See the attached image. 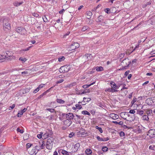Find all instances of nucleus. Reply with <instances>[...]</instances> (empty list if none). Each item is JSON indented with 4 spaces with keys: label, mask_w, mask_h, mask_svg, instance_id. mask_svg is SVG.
Here are the masks:
<instances>
[{
    "label": "nucleus",
    "mask_w": 155,
    "mask_h": 155,
    "mask_svg": "<svg viewBox=\"0 0 155 155\" xmlns=\"http://www.w3.org/2000/svg\"><path fill=\"white\" fill-rule=\"evenodd\" d=\"M3 27L4 30L7 31L11 28L10 24L8 19L7 18H5L3 20Z\"/></svg>",
    "instance_id": "f257e3e1"
},
{
    "label": "nucleus",
    "mask_w": 155,
    "mask_h": 155,
    "mask_svg": "<svg viewBox=\"0 0 155 155\" xmlns=\"http://www.w3.org/2000/svg\"><path fill=\"white\" fill-rule=\"evenodd\" d=\"M54 143V139L53 138H50L48 139L47 141V143L46 145V148L48 150H51L53 147V144Z\"/></svg>",
    "instance_id": "f03ea898"
},
{
    "label": "nucleus",
    "mask_w": 155,
    "mask_h": 155,
    "mask_svg": "<svg viewBox=\"0 0 155 155\" xmlns=\"http://www.w3.org/2000/svg\"><path fill=\"white\" fill-rule=\"evenodd\" d=\"M71 68L70 65H65L61 67L59 69V71L61 73H64L68 71Z\"/></svg>",
    "instance_id": "7ed1b4c3"
},
{
    "label": "nucleus",
    "mask_w": 155,
    "mask_h": 155,
    "mask_svg": "<svg viewBox=\"0 0 155 155\" xmlns=\"http://www.w3.org/2000/svg\"><path fill=\"white\" fill-rule=\"evenodd\" d=\"M123 114L124 115H127L128 117H130V118L129 120H127V121H130L134 120L135 119V115H133L132 116L130 115V114H129L128 112H122L120 114V116H122Z\"/></svg>",
    "instance_id": "20e7f679"
},
{
    "label": "nucleus",
    "mask_w": 155,
    "mask_h": 155,
    "mask_svg": "<svg viewBox=\"0 0 155 155\" xmlns=\"http://www.w3.org/2000/svg\"><path fill=\"white\" fill-rule=\"evenodd\" d=\"M131 63V61H129V60L128 58L124 59L121 63V65L122 66H128Z\"/></svg>",
    "instance_id": "39448f33"
},
{
    "label": "nucleus",
    "mask_w": 155,
    "mask_h": 155,
    "mask_svg": "<svg viewBox=\"0 0 155 155\" xmlns=\"http://www.w3.org/2000/svg\"><path fill=\"white\" fill-rule=\"evenodd\" d=\"M16 31L17 32L21 35H24L26 32V31L22 27H18L16 29Z\"/></svg>",
    "instance_id": "423d86ee"
},
{
    "label": "nucleus",
    "mask_w": 155,
    "mask_h": 155,
    "mask_svg": "<svg viewBox=\"0 0 155 155\" xmlns=\"http://www.w3.org/2000/svg\"><path fill=\"white\" fill-rule=\"evenodd\" d=\"M91 100V99L90 97L86 98L85 97H84L83 100L81 102H79L78 104H80L81 105H85L86 103L85 102H88Z\"/></svg>",
    "instance_id": "0eeeda50"
},
{
    "label": "nucleus",
    "mask_w": 155,
    "mask_h": 155,
    "mask_svg": "<svg viewBox=\"0 0 155 155\" xmlns=\"http://www.w3.org/2000/svg\"><path fill=\"white\" fill-rule=\"evenodd\" d=\"M38 147L37 146H36L29 152V154L31 155H36L39 151V150H37V147Z\"/></svg>",
    "instance_id": "6e6552de"
},
{
    "label": "nucleus",
    "mask_w": 155,
    "mask_h": 155,
    "mask_svg": "<svg viewBox=\"0 0 155 155\" xmlns=\"http://www.w3.org/2000/svg\"><path fill=\"white\" fill-rule=\"evenodd\" d=\"M155 130L151 129H150L148 131V134H147V135L149 136L150 138H152L154 136H155Z\"/></svg>",
    "instance_id": "1a4fd4ad"
},
{
    "label": "nucleus",
    "mask_w": 155,
    "mask_h": 155,
    "mask_svg": "<svg viewBox=\"0 0 155 155\" xmlns=\"http://www.w3.org/2000/svg\"><path fill=\"white\" fill-rule=\"evenodd\" d=\"M72 122L71 120L67 119L63 121L64 125L66 127H69L72 124Z\"/></svg>",
    "instance_id": "9d476101"
},
{
    "label": "nucleus",
    "mask_w": 155,
    "mask_h": 155,
    "mask_svg": "<svg viewBox=\"0 0 155 155\" xmlns=\"http://www.w3.org/2000/svg\"><path fill=\"white\" fill-rule=\"evenodd\" d=\"M83 57L86 60L85 61H86L91 60L92 58V56L91 54H87L83 56Z\"/></svg>",
    "instance_id": "9b49d317"
},
{
    "label": "nucleus",
    "mask_w": 155,
    "mask_h": 155,
    "mask_svg": "<svg viewBox=\"0 0 155 155\" xmlns=\"http://www.w3.org/2000/svg\"><path fill=\"white\" fill-rule=\"evenodd\" d=\"M79 46V44L77 42H74L71 45V48L72 50H74L78 48Z\"/></svg>",
    "instance_id": "f8f14e48"
},
{
    "label": "nucleus",
    "mask_w": 155,
    "mask_h": 155,
    "mask_svg": "<svg viewBox=\"0 0 155 155\" xmlns=\"http://www.w3.org/2000/svg\"><path fill=\"white\" fill-rule=\"evenodd\" d=\"M74 117V115L71 113H69L66 114V118L69 120H72Z\"/></svg>",
    "instance_id": "ddd939ff"
},
{
    "label": "nucleus",
    "mask_w": 155,
    "mask_h": 155,
    "mask_svg": "<svg viewBox=\"0 0 155 155\" xmlns=\"http://www.w3.org/2000/svg\"><path fill=\"white\" fill-rule=\"evenodd\" d=\"M45 86V84H41L39 86L36 88L35 90L33 91V93H37V92H38L40 89H41V88L43 87H44Z\"/></svg>",
    "instance_id": "4468645a"
},
{
    "label": "nucleus",
    "mask_w": 155,
    "mask_h": 155,
    "mask_svg": "<svg viewBox=\"0 0 155 155\" xmlns=\"http://www.w3.org/2000/svg\"><path fill=\"white\" fill-rule=\"evenodd\" d=\"M58 152L59 153H62L63 155H69L68 152L64 150H60Z\"/></svg>",
    "instance_id": "2eb2a0df"
},
{
    "label": "nucleus",
    "mask_w": 155,
    "mask_h": 155,
    "mask_svg": "<svg viewBox=\"0 0 155 155\" xmlns=\"http://www.w3.org/2000/svg\"><path fill=\"white\" fill-rule=\"evenodd\" d=\"M80 146V144L79 143H76L74 146V151H77Z\"/></svg>",
    "instance_id": "dca6fc26"
},
{
    "label": "nucleus",
    "mask_w": 155,
    "mask_h": 155,
    "mask_svg": "<svg viewBox=\"0 0 155 155\" xmlns=\"http://www.w3.org/2000/svg\"><path fill=\"white\" fill-rule=\"evenodd\" d=\"M110 117L113 119H116L118 118L119 116L117 114H110Z\"/></svg>",
    "instance_id": "f3484780"
},
{
    "label": "nucleus",
    "mask_w": 155,
    "mask_h": 155,
    "mask_svg": "<svg viewBox=\"0 0 155 155\" xmlns=\"http://www.w3.org/2000/svg\"><path fill=\"white\" fill-rule=\"evenodd\" d=\"M110 85H111V87L112 88H114L115 89L118 88V87L117 85L115 84V83L114 82L112 81H111L110 82Z\"/></svg>",
    "instance_id": "a211bd4d"
},
{
    "label": "nucleus",
    "mask_w": 155,
    "mask_h": 155,
    "mask_svg": "<svg viewBox=\"0 0 155 155\" xmlns=\"http://www.w3.org/2000/svg\"><path fill=\"white\" fill-rule=\"evenodd\" d=\"M86 17L89 19L91 18V16L92 15V13L91 12L88 11L86 12Z\"/></svg>",
    "instance_id": "6ab92c4d"
},
{
    "label": "nucleus",
    "mask_w": 155,
    "mask_h": 155,
    "mask_svg": "<svg viewBox=\"0 0 155 155\" xmlns=\"http://www.w3.org/2000/svg\"><path fill=\"white\" fill-rule=\"evenodd\" d=\"M56 101L58 103L61 104H63L65 103V101H64L60 99H57Z\"/></svg>",
    "instance_id": "aec40b11"
},
{
    "label": "nucleus",
    "mask_w": 155,
    "mask_h": 155,
    "mask_svg": "<svg viewBox=\"0 0 155 155\" xmlns=\"http://www.w3.org/2000/svg\"><path fill=\"white\" fill-rule=\"evenodd\" d=\"M81 94H84L89 93L90 92V90L89 89H86L81 90Z\"/></svg>",
    "instance_id": "412c9836"
},
{
    "label": "nucleus",
    "mask_w": 155,
    "mask_h": 155,
    "mask_svg": "<svg viewBox=\"0 0 155 155\" xmlns=\"http://www.w3.org/2000/svg\"><path fill=\"white\" fill-rule=\"evenodd\" d=\"M112 122L113 123L115 124H119L120 125H122L124 123L122 121H120L119 122H117L116 121H113Z\"/></svg>",
    "instance_id": "4be33fe9"
},
{
    "label": "nucleus",
    "mask_w": 155,
    "mask_h": 155,
    "mask_svg": "<svg viewBox=\"0 0 155 155\" xmlns=\"http://www.w3.org/2000/svg\"><path fill=\"white\" fill-rule=\"evenodd\" d=\"M92 153V150L90 149H87L85 150V153L87 155H90Z\"/></svg>",
    "instance_id": "5701e85b"
},
{
    "label": "nucleus",
    "mask_w": 155,
    "mask_h": 155,
    "mask_svg": "<svg viewBox=\"0 0 155 155\" xmlns=\"http://www.w3.org/2000/svg\"><path fill=\"white\" fill-rule=\"evenodd\" d=\"M103 17L101 16L100 15L99 16V17H98L97 18V19L96 21L97 22H101L102 21V20L103 19Z\"/></svg>",
    "instance_id": "b1692460"
},
{
    "label": "nucleus",
    "mask_w": 155,
    "mask_h": 155,
    "mask_svg": "<svg viewBox=\"0 0 155 155\" xmlns=\"http://www.w3.org/2000/svg\"><path fill=\"white\" fill-rule=\"evenodd\" d=\"M23 3L22 2H16L14 3L13 4L15 6H18L20 5Z\"/></svg>",
    "instance_id": "393cba45"
},
{
    "label": "nucleus",
    "mask_w": 155,
    "mask_h": 155,
    "mask_svg": "<svg viewBox=\"0 0 155 155\" xmlns=\"http://www.w3.org/2000/svg\"><path fill=\"white\" fill-rule=\"evenodd\" d=\"M96 71H102L103 70V68L101 67H97L96 68Z\"/></svg>",
    "instance_id": "a878e982"
},
{
    "label": "nucleus",
    "mask_w": 155,
    "mask_h": 155,
    "mask_svg": "<svg viewBox=\"0 0 155 155\" xmlns=\"http://www.w3.org/2000/svg\"><path fill=\"white\" fill-rule=\"evenodd\" d=\"M81 113L83 114L87 115L89 116L91 115L86 110H83L81 112Z\"/></svg>",
    "instance_id": "bb28decb"
},
{
    "label": "nucleus",
    "mask_w": 155,
    "mask_h": 155,
    "mask_svg": "<svg viewBox=\"0 0 155 155\" xmlns=\"http://www.w3.org/2000/svg\"><path fill=\"white\" fill-rule=\"evenodd\" d=\"M148 99H149L150 101H151L153 103L155 104V97H150L149 98L146 100L147 101H148Z\"/></svg>",
    "instance_id": "cd10ccee"
},
{
    "label": "nucleus",
    "mask_w": 155,
    "mask_h": 155,
    "mask_svg": "<svg viewBox=\"0 0 155 155\" xmlns=\"http://www.w3.org/2000/svg\"><path fill=\"white\" fill-rule=\"evenodd\" d=\"M46 110H48L51 113H53L55 112V110L53 108H47L46 109Z\"/></svg>",
    "instance_id": "c85d7f7f"
},
{
    "label": "nucleus",
    "mask_w": 155,
    "mask_h": 155,
    "mask_svg": "<svg viewBox=\"0 0 155 155\" xmlns=\"http://www.w3.org/2000/svg\"><path fill=\"white\" fill-rule=\"evenodd\" d=\"M27 109L24 108L23 110L19 111V112L20 113V115H22L23 114V113L25 112L27 110Z\"/></svg>",
    "instance_id": "c756f323"
},
{
    "label": "nucleus",
    "mask_w": 155,
    "mask_h": 155,
    "mask_svg": "<svg viewBox=\"0 0 155 155\" xmlns=\"http://www.w3.org/2000/svg\"><path fill=\"white\" fill-rule=\"evenodd\" d=\"M19 60L20 61H21L22 62V63H24L27 60V59L26 58H25L20 57V58H19Z\"/></svg>",
    "instance_id": "7c9ffc66"
},
{
    "label": "nucleus",
    "mask_w": 155,
    "mask_h": 155,
    "mask_svg": "<svg viewBox=\"0 0 155 155\" xmlns=\"http://www.w3.org/2000/svg\"><path fill=\"white\" fill-rule=\"evenodd\" d=\"M95 128L98 129L101 133H103V131L101 127H99L98 126H96L95 127Z\"/></svg>",
    "instance_id": "2f4dec72"
},
{
    "label": "nucleus",
    "mask_w": 155,
    "mask_h": 155,
    "mask_svg": "<svg viewBox=\"0 0 155 155\" xmlns=\"http://www.w3.org/2000/svg\"><path fill=\"white\" fill-rule=\"evenodd\" d=\"M143 119V120H149V117H148L146 115H144L142 117Z\"/></svg>",
    "instance_id": "473e14b6"
},
{
    "label": "nucleus",
    "mask_w": 155,
    "mask_h": 155,
    "mask_svg": "<svg viewBox=\"0 0 155 155\" xmlns=\"http://www.w3.org/2000/svg\"><path fill=\"white\" fill-rule=\"evenodd\" d=\"M102 150L104 152H107L108 150V148L106 147H102Z\"/></svg>",
    "instance_id": "72a5a7b5"
},
{
    "label": "nucleus",
    "mask_w": 155,
    "mask_h": 155,
    "mask_svg": "<svg viewBox=\"0 0 155 155\" xmlns=\"http://www.w3.org/2000/svg\"><path fill=\"white\" fill-rule=\"evenodd\" d=\"M144 113V111L143 110H139L137 111V114L140 115H142Z\"/></svg>",
    "instance_id": "f704fd0d"
},
{
    "label": "nucleus",
    "mask_w": 155,
    "mask_h": 155,
    "mask_svg": "<svg viewBox=\"0 0 155 155\" xmlns=\"http://www.w3.org/2000/svg\"><path fill=\"white\" fill-rule=\"evenodd\" d=\"M5 58H8V57L7 56H4V54L0 55V60L2 59H4Z\"/></svg>",
    "instance_id": "c9c22d12"
},
{
    "label": "nucleus",
    "mask_w": 155,
    "mask_h": 155,
    "mask_svg": "<svg viewBox=\"0 0 155 155\" xmlns=\"http://www.w3.org/2000/svg\"><path fill=\"white\" fill-rule=\"evenodd\" d=\"M75 107H76V108L77 109H80L82 108V106L81 105L78 104H76L75 105Z\"/></svg>",
    "instance_id": "e433bc0d"
},
{
    "label": "nucleus",
    "mask_w": 155,
    "mask_h": 155,
    "mask_svg": "<svg viewBox=\"0 0 155 155\" xmlns=\"http://www.w3.org/2000/svg\"><path fill=\"white\" fill-rule=\"evenodd\" d=\"M65 58L64 56H61L58 58V61L59 62H61L64 61Z\"/></svg>",
    "instance_id": "4c0bfd02"
},
{
    "label": "nucleus",
    "mask_w": 155,
    "mask_h": 155,
    "mask_svg": "<svg viewBox=\"0 0 155 155\" xmlns=\"http://www.w3.org/2000/svg\"><path fill=\"white\" fill-rule=\"evenodd\" d=\"M151 4V1H150L148 2H147L146 4H144L143 7V8L147 6L148 5H150Z\"/></svg>",
    "instance_id": "58836bf2"
},
{
    "label": "nucleus",
    "mask_w": 155,
    "mask_h": 155,
    "mask_svg": "<svg viewBox=\"0 0 155 155\" xmlns=\"http://www.w3.org/2000/svg\"><path fill=\"white\" fill-rule=\"evenodd\" d=\"M89 28V27L87 26H85L83 27L82 29V31H84L86 30H87Z\"/></svg>",
    "instance_id": "ea45409f"
},
{
    "label": "nucleus",
    "mask_w": 155,
    "mask_h": 155,
    "mask_svg": "<svg viewBox=\"0 0 155 155\" xmlns=\"http://www.w3.org/2000/svg\"><path fill=\"white\" fill-rule=\"evenodd\" d=\"M9 53H10L9 51H6L5 52H4V54H6L7 55L6 56L8 58V57H9L11 56V54H9Z\"/></svg>",
    "instance_id": "a19ab883"
},
{
    "label": "nucleus",
    "mask_w": 155,
    "mask_h": 155,
    "mask_svg": "<svg viewBox=\"0 0 155 155\" xmlns=\"http://www.w3.org/2000/svg\"><path fill=\"white\" fill-rule=\"evenodd\" d=\"M123 67L122 68H120L119 70H124L126 69L127 68L128 66H122Z\"/></svg>",
    "instance_id": "79ce46f5"
},
{
    "label": "nucleus",
    "mask_w": 155,
    "mask_h": 155,
    "mask_svg": "<svg viewBox=\"0 0 155 155\" xmlns=\"http://www.w3.org/2000/svg\"><path fill=\"white\" fill-rule=\"evenodd\" d=\"M41 142L42 143V144L41 145L40 147L41 149H43L44 148L45 144L44 143V142L43 141H42Z\"/></svg>",
    "instance_id": "37998d69"
},
{
    "label": "nucleus",
    "mask_w": 155,
    "mask_h": 155,
    "mask_svg": "<svg viewBox=\"0 0 155 155\" xmlns=\"http://www.w3.org/2000/svg\"><path fill=\"white\" fill-rule=\"evenodd\" d=\"M105 11L106 13L107 14H109L110 13V9L109 8H107L105 9Z\"/></svg>",
    "instance_id": "c03bdc74"
},
{
    "label": "nucleus",
    "mask_w": 155,
    "mask_h": 155,
    "mask_svg": "<svg viewBox=\"0 0 155 155\" xmlns=\"http://www.w3.org/2000/svg\"><path fill=\"white\" fill-rule=\"evenodd\" d=\"M43 19L44 22H46L48 21V20L47 19L46 16L45 15L43 17Z\"/></svg>",
    "instance_id": "a18cd8bd"
},
{
    "label": "nucleus",
    "mask_w": 155,
    "mask_h": 155,
    "mask_svg": "<svg viewBox=\"0 0 155 155\" xmlns=\"http://www.w3.org/2000/svg\"><path fill=\"white\" fill-rule=\"evenodd\" d=\"M17 131L18 132H20L21 134H22L24 132L23 130H21L19 128H17Z\"/></svg>",
    "instance_id": "49530a36"
},
{
    "label": "nucleus",
    "mask_w": 155,
    "mask_h": 155,
    "mask_svg": "<svg viewBox=\"0 0 155 155\" xmlns=\"http://www.w3.org/2000/svg\"><path fill=\"white\" fill-rule=\"evenodd\" d=\"M15 106V104H13L12 106H10L9 107V109L10 110H12L13 108H14Z\"/></svg>",
    "instance_id": "de8ad7c7"
},
{
    "label": "nucleus",
    "mask_w": 155,
    "mask_h": 155,
    "mask_svg": "<svg viewBox=\"0 0 155 155\" xmlns=\"http://www.w3.org/2000/svg\"><path fill=\"white\" fill-rule=\"evenodd\" d=\"M152 113V110L151 109L149 110H147V113L148 115L149 114H150L151 113Z\"/></svg>",
    "instance_id": "09e8293b"
},
{
    "label": "nucleus",
    "mask_w": 155,
    "mask_h": 155,
    "mask_svg": "<svg viewBox=\"0 0 155 155\" xmlns=\"http://www.w3.org/2000/svg\"><path fill=\"white\" fill-rule=\"evenodd\" d=\"M120 135L121 137L125 136L124 133L123 131H120Z\"/></svg>",
    "instance_id": "8fccbe9b"
},
{
    "label": "nucleus",
    "mask_w": 155,
    "mask_h": 155,
    "mask_svg": "<svg viewBox=\"0 0 155 155\" xmlns=\"http://www.w3.org/2000/svg\"><path fill=\"white\" fill-rule=\"evenodd\" d=\"M97 140H98L99 141H103V138L100 137L99 136H97Z\"/></svg>",
    "instance_id": "3c124183"
},
{
    "label": "nucleus",
    "mask_w": 155,
    "mask_h": 155,
    "mask_svg": "<svg viewBox=\"0 0 155 155\" xmlns=\"http://www.w3.org/2000/svg\"><path fill=\"white\" fill-rule=\"evenodd\" d=\"M47 132H48L49 137H50V136H51L52 134V132L51 130H48V131Z\"/></svg>",
    "instance_id": "603ef678"
},
{
    "label": "nucleus",
    "mask_w": 155,
    "mask_h": 155,
    "mask_svg": "<svg viewBox=\"0 0 155 155\" xmlns=\"http://www.w3.org/2000/svg\"><path fill=\"white\" fill-rule=\"evenodd\" d=\"M33 15L35 17H38L39 16V15L37 13L34 12L32 13Z\"/></svg>",
    "instance_id": "864d4df0"
},
{
    "label": "nucleus",
    "mask_w": 155,
    "mask_h": 155,
    "mask_svg": "<svg viewBox=\"0 0 155 155\" xmlns=\"http://www.w3.org/2000/svg\"><path fill=\"white\" fill-rule=\"evenodd\" d=\"M64 81V80L63 79H61L59 80V81H57L56 83L57 84H58V83H60Z\"/></svg>",
    "instance_id": "5fc2aeb1"
},
{
    "label": "nucleus",
    "mask_w": 155,
    "mask_h": 155,
    "mask_svg": "<svg viewBox=\"0 0 155 155\" xmlns=\"http://www.w3.org/2000/svg\"><path fill=\"white\" fill-rule=\"evenodd\" d=\"M45 136V137H49V135L48 134V132H47V131L44 134V135H43V137H44V136Z\"/></svg>",
    "instance_id": "6e6d98bb"
},
{
    "label": "nucleus",
    "mask_w": 155,
    "mask_h": 155,
    "mask_svg": "<svg viewBox=\"0 0 155 155\" xmlns=\"http://www.w3.org/2000/svg\"><path fill=\"white\" fill-rule=\"evenodd\" d=\"M155 146H154L150 145L149 146V148L152 150H154Z\"/></svg>",
    "instance_id": "4d7b16f0"
},
{
    "label": "nucleus",
    "mask_w": 155,
    "mask_h": 155,
    "mask_svg": "<svg viewBox=\"0 0 155 155\" xmlns=\"http://www.w3.org/2000/svg\"><path fill=\"white\" fill-rule=\"evenodd\" d=\"M31 145H32V144L29 143H28L26 145V148H30L31 146Z\"/></svg>",
    "instance_id": "13d9d810"
},
{
    "label": "nucleus",
    "mask_w": 155,
    "mask_h": 155,
    "mask_svg": "<svg viewBox=\"0 0 155 155\" xmlns=\"http://www.w3.org/2000/svg\"><path fill=\"white\" fill-rule=\"evenodd\" d=\"M74 134L73 132H72L69 134V137L70 138L72 137L74 135Z\"/></svg>",
    "instance_id": "bf43d9fd"
},
{
    "label": "nucleus",
    "mask_w": 155,
    "mask_h": 155,
    "mask_svg": "<svg viewBox=\"0 0 155 155\" xmlns=\"http://www.w3.org/2000/svg\"><path fill=\"white\" fill-rule=\"evenodd\" d=\"M125 55V53H121L120 54V57L122 58H123Z\"/></svg>",
    "instance_id": "052dcab7"
},
{
    "label": "nucleus",
    "mask_w": 155,
    "mask_h": 155,
    "mask_svg": "<svg viewBox=\"0 0 155 155\" xmlns=\"http://www.w3.org/2000/svg\"><path fill=\"white\" fill-rule=\"evenodd\" d=\"M135 112V111L134 110H130L129 113L134 114Z\"/></svg>",
    "instance_id": "680f3d73"
},
{
    "label": "nucleus",
    "mask_w": 155,
    "mask_h": 155,
    "mask_svg": "<svg viewBox=\"0 0 155 155\" xmlns=\"http://www.w3.org/2000/svg\"><path fill=\"white\" fill-rule=\"evenodd\" d=\"M95 83V82H94L93 83H91V84H88V85L87 84V88H88V87H89L90 86H91V85L94 84Z\"/></svg>",
    "instance_id": "e2e57ef3"
},
{
    "label": "nucleus",
    "mask_w": 155,
    "mask_h": 155,
    "mask_svg": "<svg viewBox=\"0 0 155 155\" xmlns=\"http://www.w3.org/2000/svg\"><path fill=\"white\" fill-rule=\"evenodd\" d=\"M42 133L41 134H38V135L37 136V137L39 139L41 138L42 137Z\"/></svg>",
    "instance_id": "0e129e2a"
},
{
    "label": "nucleus",
    "mask_w": 155,
    "mask_h": 155,
    "mask_svg": "<svg viewBox=\"0 0 155 155\" xmlns=\"http://www.w3.org/2000/svg\"><path fill=\"white\" fill-rule=\"evenodd\" d=\"M109 140V138L108 137H107L106 138H103V141H107V140Z\"/></svg>",
    "instance_id": "69168bd1"
},
{
    "label": "nucleus",
    "mask_w": 155,
    "mask_h": 155,
    "mask_svg": "<svg viewBox=\"0 0 155 155\" xmlns=\"http://www.w3.org/2000/svg\"><path fill=\"white\" fill-rule=\"evenodd\" d=\"M21 73L22 74H28V72L27 71H25L22 72Z\"/></svg>",
    "instance_id": "338daca9"
},
{
    "label": "nucleus",
    "mask_w": 155,
    "mask_h": 155,
    "mask_svg": "<svg viewBox=\"0 0 155 155\" xmlns=\"http://www.w3.org/2000/svg\"><path fill=\"white\" fill-rule=\"evenodd\" d=\"M137 99L136 98H134L132 101V103L133 104L136 101Z\"/></svg>",
    "instance_id": "774afa93"
}]
</instances>
